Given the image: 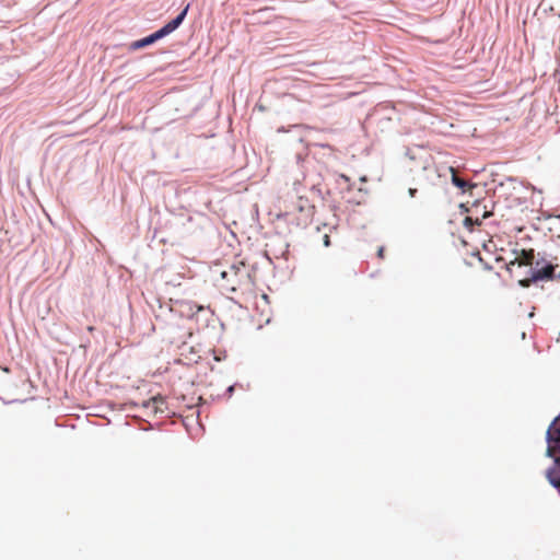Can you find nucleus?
<instances>
[{
	"mask_svg": "<svg viewBox=\"0 0 560 560\" xmlns=\"http://www.w3.org/2000/svg\"><path fill=\"white\" fill-rule=\"evenodd\" d=\"M223 284L228 290L235 292L237 289L252 284L250 273L244 262L238 265H231L228 269L221 272Z\"/></svg>",
	"mask_w": 560,
	"mask_h": 560,
	"instance_id": "nucleus-1",
	"label": "nucleus"
},
{
	"mask_svg": "<svg viewBox=\"0 0 560 560\" xmlns=\"http://www.w3.org/2000/svg\"><path fill=\"white\" fill-rule=\"evenodd\" d=\"M556 267L557 266L552 264H542L540 260H536L535 266L532 269L518 275L524 276L518 279V284L523 288H528L532 283L539 280H551L555 278Z\"/></svg>",
	"mask_w": 560,
	"mask_h": 560,
	"instance_id": "nucleus-2",
	"label": "nucleus"
},
{
	"mask_svg": "<svg viewBox=\"0 0 560 560\" xmlns=\"http://www.w3.org/2000/svg\"><path fill=\"white\" fill-rule=\"evenodd\" d=\"M188 9H189V4L186 5V8L175 19H173L172 21L166 23L162 28H160L159 31L154 32L153 34H151L142 39L133 42L131 44V48L132 49L143 48L148 45L153 44L158 39H161L162 37L171 34L172 32H174L183 23L186 14L188 12Z\"/></svg>",
	"mask_w": 560,
	"mask_h": 560,
	"instance_id": "nucleus-3",
	"label": "nucleus"
},
{
	"mask_svg": "<svg viewBox=\"0 0 560 560\" xmlns=\"http://www.w3.org/2000/svg\"><path fill=\"white\" fill-rule=\"evenodd\" d=\"M514 259L509 261L506 264V269L511 273V276L516 278H523L524 276H516L521 272H515L516 269H525L524 271H527L528 269H532L535 266V250L533 248L529 249H514Z\"/></svg>",
	"mask_w": 560,
	"mask_h": 560,
	"instance_id": "nucleus-4",
	"label": "nucleus"
},
{
	"mask_svg": "<svg viewBox=\"0 0 560 560\" xmlns=\"http://www.w3.org/2000/svg\"><path fill=\"white\" fill-rule=\"evenodd\" d=\"M547 455L555 457L560 453V415L551 422L547 430Z\"/></svg>",
	"mask_w": 560,
	"mask_h": 560,
	"instance_id": "nucleus-5",
	"label": "nucleus"
},
{
	"mask_svg": "<svg viewBox=\"0 0 560 560\" xmlns=\"http://www.w3.org/2000/svg\"><path fill=\"white\" fill-rule=\"evenodd\" d=\"M142 407L151 413H164L167 409L166 400L163 396L158 395L142 402Z\"/></svg>",
	"mask_w": 560,
	"mask_h": 560,
	"instance_id": "nucleus-6",
	"label": "nucleus"
},
{
	"mask_svg": "<svg viewBox=\"0 0 560 560\" xmlns=\"http://www.w3.org/2000/svg\"><path fill=\"white\" fill-rule=\"evenodd\" d=\"M549 482L560 489V457H555L553 465L547 470Z\"/></svg>",
	"mask_w": 560,
	"mask_h": 560,
	"instance_id": "nucleus-7",
	"label": "nucleus"
},
{
	"mask_svg": "<svg viewBox=\"0 0 560 560\" xmlns=\"http://www.w3.org/2000/svg\"><path fill=\"white\" fill-rule=\"evenodd\" d=\"M450 172L452 173V183H453L456 187H458V188H460V189L465 190V188L467 187V182H466V180H464V179H462V178H459V177L457 176L456 171H455V168H454V167H452V166H451V167H450Z\"/></svg>",
	"mask_w": 560,
	"mask_h": 560,
	"instance_id": "nucleus-8",
	"label": "nucleus"
},
{
	"mask_svg": "<svg viewBox=\"0 0 560 560\" xmlns=\"http://www.w3.org/2000/svg\"><path fill=\"white\" fill-rule=\"evenodd\" d=\"M474 224H480L479 220L476 219V220H472L471 217H466L465 220H464V225L466 228H471Z\"/></svg>",
	"mask_w": 560,
	"mask_h": 560,
	"instance_id": "nucleus-9",
	"label": "nucleus"
},
{
	"mask_svg": "<svg viewBox=\"0 0 560 560\" xmlns=\"http://www.w3.org/2000/svg\"><path fill=\"white\" fill-rule=\"evenodd\" d=\"M324 245L328 247L330 245V237L329 235L325 234L323 237Z\"/></svg>",
	"mask_w": 560,
	"mask_h": 560,
	"instance_id": "nucleus-10",
	"label": "nucleus"
},
{
	"mask_svg": "<svg viewBox=\"0 0 560 560\" xmlns=\"http://www.w3.org/2000/svg\"><path fill=\"white\" fill-rule=\"evenodd\" d=\"M416 194H417V189H416V188H410V189H409V195H410V197H415V196H416Z\"/></svg>",
	"mask_w": 560,
	"mask_h": 560,
	"instance_id": "nucleus-11",
	"label": "nucleus"
},
{
	"mask_svg": "<svg viewBox=\"0 0 560 560\" xmlns=\"http://www.w3.org/2000/svg\"><path fill=\"white\" fill-rule=\"evenodd\" d=\"M377 255H378V257H380V258H383V257H384V248H383V247H381V248L378 249Z\"/></svg>",
	"mask_w": 560,
	"mask_h": 560,
	"instance_id": "nucleus-12",
	"label": "nucleus"
},
{
	"mask_svg": "<svg viewBox=\"0 0 560 560\" xmlns=\"http://www.w3.org/2000/svg\"><path fill=\"white\" fill-rule=\"evenodd\" d=\"M88 330H89L90 332H92V331H94V327H93V326H89V327H88Z\"/></svg>",
	"mask_w": 560,
	"mask_h": 560,
	"instance_id": "nucleus-13",
	"label": "nucleus"
}]
</instances>
